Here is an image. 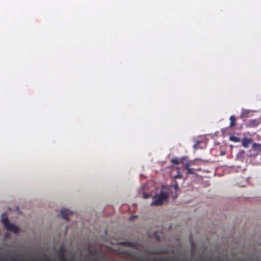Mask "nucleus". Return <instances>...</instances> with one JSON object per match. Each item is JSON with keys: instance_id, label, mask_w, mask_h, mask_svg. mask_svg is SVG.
Returning a JSON list of instances; mask_svg holds the SVG:
<instances>
[{"instance_id": "4468645a", "label": "nucleus", "mask_w": 261, "mask_h": 261, "mask_svg": "<svg viewBox=\"0 0 261 261\" xmlns=\"http://www.w3.org/2000/svg\"><path fill=\"white\" fill-rule=\"evenodd\" d=\"M173 187H174V190L176 191V190H177V189H178L177 185H176V184L175 185H174Z\"/></svg>"}, {"instance_id": "6e6552de", "label": "nucleus", "mask_w": 261, "mask_h": 261, "mask_svg": "<svg viewBox=\"0 0 261 261\" xmlns=\"http://www.w3.org/2000/svg\"><path fill=\"white\" fill-rule=\"evenodd\" d=\"M252 148L255 151H261V145L254 143L252 145Z\"/></svg>"}, {"instance_id": "f257e3e1", "label": "nucleus", "mask_w": 261, "mask_h": 261, "mask_svg": "<svg viewBox=\"0 0 261 261\" xmlns=\"http://www.w3.org/2000/svg\"><path fill=\"white\" fill-rule=\"evenodd\" d=\"M2 222L7 230L15 233H18L19 228L16 225L10 223L8 217L4 213L2 214Z\"/></svg>"}, {"instance_id": "1a4fd4ad", "label": "nucleus", "mask_w": 261, "mask_h": 261, "mask_svg": "<svg viewBox=\"0 0 261 261\" xmlns=\"http://www.w3.org/2000/svg\"><path fill=\"white\" fill-rule=\"evenodd\" d=\"M230 140L234 142H240L241 141L239 138L234 136H231L230 137Z\"/></svg>"}, {"instance_id": "f8f14e48", "label": "nucleus", "mask_w": 261, "mask_h": 261, "mask_svg": "<svg viewBox=\"0 0 261 261\" xmlns=\"http://www.w3.org/2000/svg\"><path fill=\"white\" fill-rule=\"evenodd\" d=\"M12 261H37V260H32V259L21 260V259H17V258H14V259L12 260Z\"/></svg>"}, {"instance_id": "a211bd4d", "label": "nucleus", "mask_w": 261, "mask_h": 261, "mask_svg": "<svg viewBox=\"0 0 261 261\" xmlns=\"http://www.w3.org/2000/svg\"><path fill=\"white\" fill-rule=\"evenodd\" d=\"M2 261H10L9 259H4L3 260H2Z\"/></svg>"}, {"instance_id": "9d476101", "label": "nucleus", "mask_w": 261, "mask_h": 261, "mask_svg": "<svg viewBox=\"0 0 261 261\" xmlns=\"http://www.w3.org/2000/svg\"><path fill=\"white\" fill-rule=\"evenodd\" d=\"M171 163L173 165H178L181 164V160L179 161L177 158L173 159L171 161Z\"/></svg>"}, {"instance_id": "dca6fc26", "label": "nucleus", "mask_w": 261, "mask_h": 261, "mask_svg": "<svg viewBox=\"0 0 261 261\" xmlns=\"http://www.w3.org/2000/svg\"><path fill=\"white\" fill-rule=\"evenodd\" d=\"M136 216H131V217H130V218H129V220H131V221H132V220H133L135 218H136Z\"/></svg>"}, {"instance_id": "aec40b11", "label": "nucleus", "mask_w": 261, "mask_h": 261, "mask_svg": "<svg viewBox=\"0 0 261 261\" xmlns=\"http://www.w3.org/2000/svg\"><path fill=\"white\" fill-rule=\"evenodd\" d=\"M48 261H50V260H48Z\"/></svg>"}, {"instance_id": "f03ea898", "label": "nucleus", "mask_w": 261, "mask_h": 261, "mask_svg": "<svg viewBox=\"0 0 261 261\" xmlns=\"http://www.w3.org/2000/svg\"><path fill=\"white\" fill-rule=\"evenodd\" d=\"M168 197V195L165 192H161L159 195H155L153 197V200L151 205H161L164 200Z\"/></svg>"}, {"instance_id": "ddd939ff", "label": "nucleus", "mask_w": 261, "mask_h": 261, "mask_svg": "<svg viewBox=\"0 0 261 261\" xmlns=\"http://www.w3.org/2000/svg\"><path fill=\"white\" fill-rule=\"evenodd\" d=\"M149 196L150 195H149V194H145V193H143V197L144 198H148Z\"/></svg>"}, {"instance_id": "423d86ee", "label": "nucleus", "mask_w": 261, "mask_h": 261, "mask_svg": "<svg viewBox=\"0 0 261 261\" xmlns=\"http://www.w3.org/2000/svg\"><path fill=\"white\" fill-rule=\"evenodd\" d=\"M242 146L247 148L253 142V140L251 138H244L242 140Z\"/></svg>"}, {"instance_id": "6ab92c4d", "label": "nucleus", "mask_w": 261, "mask_h": 261, "mask_svg": "<svg viewBox=\"0 0 261 261\" xmlns=\"http://www.w3.org/2000/svg\"><path fill=\"white\" fill-rule=\"evenodd\" d=\"M176 197H177L176 196H174V198H176Z\"/></svg>"}, {"instance_id": "9b49d317", "label": "nucleus", "mask_w": 261, "mask_h": 261, "mask_svg": "<svg viewBox=\"0 0 261 261\" xmlns=\"http://www.w3.org/2000/svg\"><path fill=\"white\" fill-rule=\"evenodd\" d=\"M150 261H169L167 258H160V259H154Z\"/></svg>"}, {"instance_id": "2eb2a0df", "label": "nucleus", "mask_w": 261, "mask_h": 261, "mask_svg": "<svg viewBox=\"0 0 261 261\" xmlns=\"http://www.w3.org/2000/svg\"><path fill=\"white\" fill-rule=\"evenodd\" d=\"M175 178L176 179H177V178H181V175L178 174V175H177L176 176H175Z\"/></svg>"}, {"instance_id": "39448f33", "label": "nucleus", "mask_w": 261, "mask_h": 261, "mask_svg": "<svg viewBox=\"0 0 261 261\" xmlns=\"http://www.w3.org/2000/svg\"><path fill=\"white\" fill-rule=\"evenodd\" d=\"M62 217L66 220H69V216L72 214V212L68 209H63L61 211Z\"/></svg>"}, {"instance_id": "0eeeda50", "label": "nucleus", "mask_w": 261, "mask_h": 261, "mask_svg": "<svg viewBox=\"0 0 261 261\" xmlns=\"http://www.w3.org/2000/svg\"><path fill=\"white\" fill-rule=\"evenodd\" d=\"M230 126L233 127L236 125V118L234 116H231L230 117Z\"/></svg>"}, {"instance_id": "f3484780", "label": "nucleus", "mask_w": 261, "mask_h": 261, "mask_svg": "<svg viewBox=\"0 0 261 261\" xmlns=\"http://www.w3.org/2000/svg\"><path fill=\"white\" fill-rule=\"evenodd\" d=\"M197 148V144H196L194 146V148L196 149Z\"/></svg>"}, {"instance_id": "7ed1b4c3", "label": "nucleus", "mask_w": 261, "mask_h": 261, "mask_svg": "<svg viewBox=\"0 0 261 261\" xmlns=\"http://www.w3.org/2000/svg\"><path fill=\"white\" fill-rule=\"evenodd\" d=\"M186 158L183 157L181 159V164L182 165V168L187 170V174H194V171L191 168H190V164L189 162H185Z\"/></svg>"}, {"instance_id": "20e7f679", "label": "nucleus", "mask_w": 261, "mask_h": 261, "mask_svg": "<svg viewBox=\"0 0 261 261\" xmlns=\"http://www.w3.org/2000/svg\"><path fill=\"white\" fill-rule=\"evenodd\" d=\"M59 256L61 261H67L65 256V249L63 246H61L59 250Z\"/></svg>"}]
</instances>
